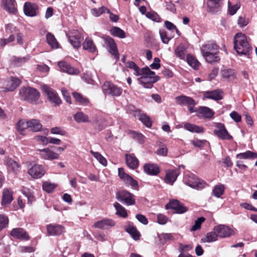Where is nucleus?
<instances>
[{
  "label": "nucleus",
  "instance_id": "f257e3e1",
  "mask_svg": "<svg viewBox=\"0 0 257 257\" xmlns=\"http://www.w3.org/2000/svg\"><path fill=\"white\" fill-rule=\"evenodd\" d=\"M219 47L214 42H208L202 45L201 52L206 61L212 63L218 62L220 59L218 56Z\"/></svg>",
  "mask_w": 257,
  "mask_h": 257
},
{
  "label": "nucleus",
  "instance_id": "f03ea898",
  "mask_svg": "<svg viewBox=\"0 0 257 257\" xmlns=\"http://www.w3.org/2000/svg\"><path fill=\"white\" fill-rule=\"evenodd\" d=\"M233 45L234 50L240 55H249L252 50L246 35L242 33H238L235 35L233 38Z\"/></svg>",
  "mask_w": 257,
  "mask_h": 257
},
{
  "label": "nucleus",
  "instance_id": "7ed1b4c3",
  "mask_svg": "<svg viewBox=\"0 0 257 257\" xmlns=\"http://www.w3.org/2000/svg\"><path fill=\"white\" fill-rule=\"evenodd\" d=\"M19 95L22 99L31 103H36L40 96L39 91L31 87H22Z\"/></svg>",
  "mask_w": 257,
  "mask_h": 257
},
{
  "label": "nucleus",
  "instance_id": "20e7f679",
  "mask_svg": "<svg viewBox=\"0 0 257 257\" xmlns=\"http://www.w3.org/2000/svg\"><path fill=\"white\" fill-rule=\"evenodd\" d=\"M116 198L127 206L134 205L136 204V197L132 193L125 190L117 191L116 193Z\"/></svg>",
  "mask_w": 257,
  "mask_h": 257
},
{
  "label": "nucleus",
  "instance_id": "39448f33",
  "mask_svg": "<svg viewBox=\"0 0 257 257\" xmlns=\"http://www.w3.org/2000/svg\"><path fill=\"white\" fill-rule=\"evenodd\" d=\"M184 181L189 186L198 190L204 188L207 186V183L205 181L199 179L194 174L185 175Z\"/></svg>",
  "mask_w": 257,
  "mask_h": 257
},
{
  "label": "nucleus",
  "instance_id": "423d86ee",
  "mask_svg": "<svg viewBox=\"0 0 257 257\" xmlns=\"http://www.w3.org/2000/svg\"><path fill=\"white\" fill-rule=\"evenodd\" d=\"M102 90L104 94L118 97L121 95L123 89L121 87L110 81H106L102 85Z\"/></svg>",
  "mask_w": 257,
  "mask_h": 257
},
{
  "label": "nucleus",
  "instance_id": "0eeeda50",
  "mask_svg": "<svg viewBox=\"0 0 257 257\" xmlns=\"http://www.w3.org/2000/svg\"><path fill=\"white\" fill-rule=\"evenodd\" d=\"M142 76L138 78L139 82L146 88H151L154 83L160 80V77L154 74H142Z\"/></svg>",
  "mask_w": 257,
  "mask_h": 257
},
{
  "label": "nucleus",
  "instance_id": "6e6552de",
  "mask_svg": "<svg viewBox=\"0 0 257 257\" xmlns=\"http://www.w3.org/2000/svg\"><path fill=\"white\" fill-rule=\"evenodd\" d=\"M214 134L222 140H232L233 137L228 132L225 125L221 122L216 123L213 131Z\"/></svg>",
  "mask_w": 257,
  "mask_h": 257
},
{
  "label": "nucleus",
  "instance_id": "1a4fd4ad",
  "mask_svg": "<svg viewBox=\"0 0 257 257\" xmlns=\"http://www.w3.org/2000/svg\"><path fill=\"white\" fill-rule=\"evenodd\" d=\"M166 209H172L174 212L178 214H182L187 212L188 210L183 204L180 203L178 200L173 199L169 201L165 205Z\"/></svg>",
  "mask_w": 257,
  "mask_h": 257
},
{
  "label": "nucleus",
  "instance_id": "9d476101",
  "mask_svg": "<svg viewBox=\"0 0 257 257\" xmlns=\"http://www.w3.org/2000/svg\"><path fill=\"white\" fill-rule=\"evenodd\" d=\"M42 91L47 96L48 99L55 105H59L61 103V100L58 96L56 92L52 88L47 85L42 86Z\"/></svg>",
  "mask_w": 257,
  "mask_h": 257
},
{
  "label": "nucleus",
  "instance_id": "9b49d317",
  "mask_svg": "<svg viewBox=\"0 0 257 257\" xmlns=\"http://www.w3.org/2000/svg\"><path fill=\"white\" fill-rule=\"evenodd\" d=\"M126 67L131 69L134 70V74L136 76H141L142 74H154L155 72L151 70V69L148 67L146 66L142 69L140 68V67L134 62L132 61H129L126 63L125 64Z\"/></svg>",
  "mask_w": 257,
  "mask_h": 257
},
{
  "label": "nucleus",
  "instance_id": "f8f14e48",
  "mask_svg": "<svg viewBox=\"0 0 257 257\" xmlns=\"http://www.w3.org/2000/svg\"><path fill=\"white\" fill-rule=\"evenodd\" d=\"M118 174L119 177L123 181L125 184L131 185L135 189L138 188V183L137 181L134 179L131 176L126 174L124 172L123 168H118Z\"/></svg>",
  "mask_w": 257,
  "mask_h": 257
},
{
  "label": "nucleus",
  "instance_id": "ddd939ff",
  "mask_svg": "<svg viewBox=\"0 0 257 257\" xmlns=\"http://www.w3.org/2000/svg\"><path fill=\"white\" fill-rule=\"evenodd\" d=\"M131 110L135 117H138L139 119L147 127L151 128L152 126L153 121L151 118L146 113H141V110L136 109L135 107Z\"/></svg>",
  "mask_w": 257,
  "mask_h": 257
},
{
  "label": "nucleus",
  "instance_id": "4468645a",
  "mask_svg": "<svg viewBox=\"0 0 257 257\" xmlns=\"http://www.w3.org/2000/svg\"><path fill=\"white\" fill-rule=\"evenodd\" d=\"M104 40L108 47V52L111 55L114 56V58L116 60H118L119 57V54L118 51L117 45L114 39L110 36H106L104 37Z\"/></svg>",
  "mask_w": 257,
  "mask_h": 257
},
{
  "label": "nucleus",
  "instance_id": "2eb2a0df",
  "mask_svg": "<svg viewBox=\"0 0 257 257\" xmlns=\"http://www.w3.org/2000/svg\"><path fill=\"white\" fill-rule=\"evenodd\" d=\"M60 70L69 75H78L80 73L79 70L72 66L69 63L65 61H61L58 63Z\"/></svg>",
  "mask_w": 257,
  "mask_h": 257
},
{
  "label": "nucleus",
  "instance_id": "dca6fc26",
  "mask_svg": "<svg viewBox=\"0 0 257 257\" xmlns=\"http://www.w3.org/2000/svg\"><path fill=\"white\" fill-rule=\"evenodd\" d=\"M10 235L15 239L24 240L30 239V236L28 233L23 228H13L10 232Z\"/></svg>",
  "mask_w": 257,
  "mask_h": 257
},
{
  "label": "nucleus",
  "instance_id": "f3484780",
  "mask_svg": "<svg viewBox=\"0 0 257 257\" xmlns=\"http://www.w3.org/2000/svg\"><path fill=\"white\" fill-rule=\"evenodd\" d=\"M214 230L220 237H228L234 234V231L231 228L224 225L216 226Z\"/></svg>",
  "mask_w": 257,
  "mask_h": 257
},
{
  "label": "nucleus",
  "instance_id": "a211bd4d",
  "mask_svg": "<svg viewBox=\"0 0 257 257\" xmlns=\"http://www.w3.org/2000/svg\"><path fill=\"white\" fill-rule=\"evenodd\" d=\"M115 225V221L109 218H104L101 220L95 222L93 227L103 230L108 229Z\"/></svg>",
  "mask_w": 257,
  "mask_h": 257
},
{
  "label": "nucleus",
  "instance_id": "6ab92c4d",
  "mask_svg": "<svg viewBox=\"0 0 257 257\" xmlns=\"http://www.w3.org/2000/svg\"><path fill=\"white\" fill-rule=\"evenodd\" d=\"M28 173L33 178L39 179L45 174V171L42 165L35 164L29 170Z\"/></svg>",
  "mask_w": 257,
  "mask_h": 257
},
{
  "label": "nucleus",
  "instance_id": "aec40b11",
  "mask_svg": "<svg viewBox=\"0 0 257 257\" xmlns=\"http://www.w3.org/2000/svg\"><path fill=\"white\" fill-rule=\"evenodd\" d=\"M223 91L219 89L212 91H206L203 92V99H210L216 101L221 100L223 98Z\"/></svg>",
  "mask_w": 257,
  "mask_h": 257
},
{
  "label": "nucleus",
  "instance_id": "412c9836",
  "mask_svg": "<svg viewBox=\"0 0 257 257\" xmlns=\"http://www.w3.org/2000/svg\"><path fill=\"white\" fill-rule=\"evenodd\" d=\"M144 172L150 176H157L160 172V168L157 164L146 163L143 166Z\"/></svg>",
  "mask_w": 257,
  "mask_h": 257
},
{
  "label": "nucleus",
  "instance_id": "4be33fe9",
  "mask_svg": "<svg viewBox=\"0 0 257 257\" xmlns=\"http://www.w3.org/2000/svg\"><path fill=\"white\" fill-rule=\"evenodd\" d=\"M179 174V170L177 169L166 170L164 181L166 183L173 185Z\"/></svg>",
  "mask_w": 257,
  "mask_h": 257
},
{
  "label": "nucleus",
  "instance_id": "5701e85b",
  "mask_svg": "<svg viewBox=\"0 0 257 257\" xmlns=\"http://www.w3.org/2000/svg\"><path fill=\"white\" fill-rule=\"evenodd\" d=\"M124 229L134 240H138L140 239L141 234L133 223L129 222L124 226Z\"/></svg>",
  "mask_w": 257,
  "mask_h": 257
},
{
  "label": "nucleus",
  "instance_id": "b1692460",
  "mask_svg": "<svg viewBox=\"0 0 257 257\" xmlns=\"http://www.w3.org/2000/svg\"><path fill=\"white\" fill-rule=\"evenodd\" d=\"M39 7L36 4L26 2L24 6V12L27 16L35 17L37 15V11Z\"/></svg>",
  "mask_w": 257,
  "mask_h": 257
},
{
  "label": "nucleus",
  "instance_id": "393cba45",
  "mask_svg": "<svg viewBox=\"0 0 257 257\" xmlns=\"http://www.w3.org/2000/svg\"><path fill=\"white\" fill-rule=\"evenodd\" d=\"M223 0H207L208 12L215 14L220 11Z\"/></svg>",
  "mask_w": 257,
  "mask_h": 257
},
{
  "label": "nucleus",
  "instance_id": "a878e982",
  "mask_svg": "<svg viewBox=\"0 0 257 257\" xmlns=\"http://www.w3.org/2000/svg\"><path fill=\"white\" fill-rule=\"evenodd\" d=\"M38 153H37V154H39L42 159L45 160H52L58 159L59 157L58 154L52 151L49 148L38 150Z\"/></svg>",
  "mask_w": 257,
  "mask_h": 257
},
{
  "label": "nucleus",
  "instance_id": "bb28decb",
  "mask_svg": "<svg viewBox=\"0 0 257 257\" xmlns=\"http://www.w3.org/2000/svg\"><path fill=\"white\" fill-rule=\"evenodd\" d=\"M47 231L49 235H60L64 231V227L60 224H49L47 226Z\"/></svg>",
  "mask_w": 257,
  "mask_h": 257
},
{
  "label": "nucleus",
  "instance_id": "cd10ccee",
  "mask_svg": "<svg viewBox=\"0 0 257 257\" xmlns=\"http://www.w3.org/2000/svg\"><path fill=\"white\" fill-rule=\"evenodd\" d=\"M4 164L7 166L9 172L17 173L19 171L20 165L10 158H6L4 160Z\"/></svg>",
  "mask_w": 257,
  "mask_h": 257
},
{
  "label": "nucleus",
  "instance_id": "c85d7f7f",
  "mask_svg": "<svg viewBox=\"0 0 257 257\" xmlns=\"http://www.w3.org/2000/svg\"><path fill=\"white\" fill-rule=\"evenodd\" d=\"M176 102L181 105H195L196 102L194 99L190 97L182 95L175 98Z\"/></svg>",
  "mask_w": 257,
  "mask_h": 257
},
{
  "label": "nucleus",
  "instance_id": "c756f323",
  "mask_svg": "<svg viewBox=\"0 0 257 257\" xmlns=\"http://www.w3.org/2000/svg\"><path fill=\"white\" fill-rule=\"evenodd\" d=\"M125 159L126 164L130 168L136 169L138 167L139 161L134 154H125Z\"/></svg>",
  "mask_w": 257,
  "mask_h": 257
},
{
  "label": "nucleus",
  "instance_id": "7c9ffc66",
  "mask_svg": "<svg viewBox=\"0 0 257 257\" xmlns=\"http://www.w3.org/2000/svg\"><path fill=\"white\" fill-rule=\"evenodd\" d=\"M198 116H201L204 118L212 119L214 115V111L211 108L206 106L199 107Z\"/></svg>",
  "mask_w": 257,
  "mask_h": 257
},
{
  "label": "nucleus",
  "instance_id": "2f4dec72",
  "mask_svg": "<svg viewBox=\"0 0 257 257\" xmlns=\"http://www.w3.org/2000/svg\"><path fill=\"white\" fill-rule=\"evenodd\" d=\"M3 4L5 10L12 14H15L17 12L16 0H3Z\"/></svg>",
  "mask_w": 257,
  "mask_h": 257
},
{
  "label": "nucleus",
  "instance_id": "473e14b6",
  "mask_svg": "<svg viewBox=\"0 0 257 257\" xmlns=\"http://www.w3.org/2000/svg\"><path fill=\"white\" fill-rule=\"evenodd\" d=\"M222 77L228 81H232L236 78V73L234 69L225 68L221 70Z\"/></svg>",
  "mask_w": 257,
  "mask_h": 257
},
{
  "label": "nucleus",
  "instance_id": "72a5a7b5",
  "mask_svg": "<svg viewBox=\"0 0 257 257\" xmlns=\"http://www.w3.org/2000/svg\"><path fill=\"white\" fill-rule=\"evenodd\" d=\"M21 83L20 79L12 77L10 81L8 82L7 86L4 88L3 91L5 92L13 91Z\"/></svg>",
  "mask_w": 257,
  "mask_h": 257
},
{
  "label": "nucleus",
  "instance_id": "f704fd0d",
  "mask_svg": "<svg viewBox=\"0 0 257 257\" xmlns=\"http://www.w3.org/2000/svg\"><path fill=\"white\" fill-rule=\"evenodd\" d=\"M13 200V192L8 189H4L3 192L2 205L10 204Z\"/></svg>",
  "mask_w": 257,
  "mask_h": 257
},
{
  "label": "nucleus",
  "instance_id": "c9c22d12",
  "mask_svg": "<svg viewBox=\"0 0 257 257\" xmlns=\"http://www.w3.org/2000/svg\"><path fill=\"white\" fill-rule=\"evenodd\" d=\"M184 128L186 130L191 133H196L198 134L203 133L204 131V129L202 126H198L189 122L185 123Z\"/></svg>",
  "mask_w": 257,
  "mask_h": 257
},
{
  "label": "nucleus",
  "instance_id": "e433bc0d",
  "mask_svg": "<svg viewBox=\"0 0 257 257\" xmlns=\"http://www.w3.org/2000/svg\"><path fill=\"white\" fill-rule=\"evenodd\" d=\"M70 43L75 48H78L80 47L82 41L81 35L77 33L75 35H70L68 37Z\"/></svg>",
  "mask_w": 257,
  "mask_h": 257
},
{
  "label": "nucleus",
  "instance_id": "4c0bfd02",
  "mask_svg": "<svg viewBox=\"0 0 257 257\" xmlns=\"http://www.w3.org/2000/svg\"><path fill=\"white\" fill-rule=\"evenodd\" d=\"M29 129L34 132H39L41 130L42 125L38 119H32L28 120Z\"/></svg>",
  "mask_w": 257,
  "mask_h": 257
},
{
  "label": "nucleus",
  "instance_id": "58836bf2",
  "mask_svg": "<svg viewBox=\"0 0 257 257\" xmlns=\"http://www.w3.org/2000/svg\"><path fill=\"white\" fill-rule=\"evenodd\" d=\"M72 96L74 98L75 101L80 104L83 105H88L90 103L89 99L84 97L81 94L74 92L72 93Z\"/></svg>",
  "mask_w": 257,
  "mask_h": 257
},
{
  "label": "nucleus",
  "instance_id": "ea45409f",
  "mask_svg": "<svg viewBox=\"0 0 257 257\" xmlns=\"http://www.w3.org/2000/svg\"><path fill=\"white\" fill-rule=\"evenodd\" d=\"M83 48L88 51L89 52L93 53L96 50V47L92 39L87 38L83 43Z\"/></svg>",
  "mask_w": 257,
  "mask_h": 257
},
{
  "label": "nucleus",
  "instance_id": "a19ab883",
  "mask_svg": "<svg viewBox=\"0 0 257 257\" xmlns=\"http://www.w3.org/2000/svg\"><path fill=\"white\" fill-rule=\"evenodd\" d=\"M30 57L28 55L25 57H16L13 58L12 63L17 67H20L25 64L30 60Z\"/></svg>",
  "mask_w": 257,
  "mask_h": 257
},
{
  "label": "nucleus",
  "instance_id": "79ce46f5",
  "mask_svg": "<svg viewBox=\"0 0 257 257\" xmlns=\"http://www.w3.org/2000/svg\"><path fill=\"white\" fill-rule=\"evenodd\" d=\"M113 206L116 211V214L117 215L124 218L127 217L128 214L126 209L119 203L115 202Z\"/></svg>",
  "mask_w": 257,
  "mask_h": 257
},
{
  "label": "nucleus",
  "instance_id": "37998d69",
  "mask_svg": "<svg viewBox=\"0 0 257 257\" xmlns=\"http://www.w3.org/2000/svg\"><path fill=\"white\" fill-rule=\"evenodd\" d=\"M110 34L121 39L126 37L125 33L122 29L117 27H113L110 30Z\"/></svg>",
  "mask_w": 257,
  "mask_h": 257
},
{
  "label": "nucleus",
  "instance_id": "c03bdc74",
  "mask_svg": "<svg viewBox=\"0 0 257 257\" xmlns=\"http://www.w3.org/2000/svg\"><path fill=\"white\" fill-rule=\"evenodd\" d=\"M46 40L47 43L52 48L57 49L59 47V43L52 33H48L46 34Z\"/></svg>",
  "mask_w": 257,
  "mask_h": 257
},
{
  "label": "nucleus",
  "instance_id": "a18cd8bd",
  "mask_svg": "<svg viewBox=\"0 0 257 257\" xmlns=\"http://www.w3.org/2000/svg\"><path fill=\"white\" fill-rule=\"evenodd\" d=\"M236 157V158L240 159H255L257 158V154L250 151H247L237 154Z\"/></svg>",
  "mask_w": 257,
  "mask_h": 257
},
{
  "label": "nucleus",
  "instance_id": "49530a36",
  "mask_svg": "<svg viewBox=\"0 0 257 257\" xmlns=\"http://www.w3.org/2000/svg\"><path fill=\"white\" fill-rule=\"evenodd\" d=\"M218 235L216 231L213 229V231H211L207 233L206 237L201 239L202 242H210L215 241L217 239Z\"/></svg>",
  "mask_w": 257,
  "mask_h": 257
},
{
  "label": "nucleus",
  "instance_id": "de8ad7c7",
  "mask_svg": "<svg viewBox=\"0 0 257 257\" xmlns=\"http://www.w3.org/2000/svg\"><path fill=\"white\" fill-rule=\"evenodd\" d=\"M75 121L78 123L90 122L88 116L82 112H78L74 115Z\"/></svg>",
  "mask_w": 257,
  "mask_h": 257
},
{
  "label": "nucleus",
  "instance_id": "09e8293b",
  "mask_svg": "<svg viewBox=\"0 0 257 257\" xmlns=\"http://www.w3.org/2000/svg\"><path fill=\"white\" fill-rule=\"evenodd\" d=\"M187 62L188 64L194 69H198L200 63L195 57L190 54H188L187 56Z\"/></svg>",
  "mask_w": 257,
  "mask_h": 257
},
{
  "label": "nucleus",
  "instance_id": "8fccbe9b",
  "mask_svg": "<svg viewBox=\"0 0 257 257\" xmlns=\"http://www.w3.org/2000/svg\"><path fill=\"white\" fill-rule=\"evenodd\" d=\"M186 49L183 45H179L175 50L176 56L181 59H184L186 56Z\"/></svg>",
  "mask_w": 257,
  "mask_h": 257
},
{
  "label": "nucleus",
  "instance_id": "3c124183",
  "mask_svg": "<svg viewBox=\"0 0 257 257\" xmlns=\"http://www.w3.org/2000/svg\"><path fill=\"white\" fill-rule=\"evenodd\" d=\"M9 219L5 214H0V232L8 226Z\"/></svg>",
  "mask_w": 257,
  "mask_h": 257
},
{
  "label": "nucleus",
  "instance_id": "603ef678",
  "mask_svg": "<svg viewBox=\"0 0 257 257\" xmlns=\"http://www.w3.org/2000/svg\"><path fill=\"white\" fill-rule=\"evenodd\" d=\"M29 128L28 121L25 122L23 120H19L17 123V129L21 135H24V132L26 129Z\"/></svg>",
  "mask_w": 257,
  "mask_h": 257
},
{
  "label": "nucleus",
  "instance_id": "864d4df0",
  "mask_svg": "<svg viewBox=\"0 0 257 257\" xmlns=\"http://www.w3.org/2000/svg\"><path fill=\"white\" fill-rule=\"evenodd\" d=\"M90 153L102 165L106 166L107 165V161L99 153L95 152L92 150L90 151Z\"/></svg>",
  "mask_w": 257,
  "mask_h": 257
},
{
  "label": "nucleus",
  "instance_id": "5fc2aeb1",
  "mask_svg": "<svg viewBox=\"0 0 257 257\" xmlns=\"http://www.w3.org/2000/svg\"><path fill=\"white\" fill-rule=\"evenodd\" d=\"M224 190L225 187L223 185H216L213 190V194L219 198L224 193Z\"/></svg>",
  "mask_w": 257,
  "mask_h": 257
},
{
  "label": "nucleus",
  "instance_id": "6e6d98bb",
  "mask_svg": "<svg viewBox=\"0 0 257 257\" xmlns=\"http://www.w3.org/2000/svg\"><path fill=\"white\" fill-rule=\"evenodd\" d=\"M91 11L92 14L96 17H98L100 16L101 14L104 13L105 12H106L107 13H110V10L104 6H102L98 9H92Z\"/></svg>",
  "mask_w": 257,
  "mask_h": 257
},
{
  "label": "nucleus",
  "instance_id": "4d7b16f0",
  "mask_svg": "<svg viewBox=\"0 0 257 257\" xmlns=\"http://www.w3.org/2000/svg\"><path fill=\"white\" fill-rule=\"evenodd\" d=\"M160 35L162 41L164 44H168L174 36H169L165 30H160Z\"/></svg>",
  "mask_w": 257,
  "mask_h": 257
},
{
  "label": "nucleus",
  "instance_id": "13d9d810",
  "mask_svg": "<svg viewBox=\"0 0 257 257\" xmlns=\"http://www.w3.org/2000/svg\"><path fill=\"white\" fill-rule=\"evenodd\" d=\"M205 221V218L204 217H199L195 221L194 224L192 226L191 230L196 231L199 229L202 223Z\"/></svg>",
  "mask_w": 257,
  "mask_h": 257
},
{
  "label": "nucleus",
  "instance_id": "bf43d9fd",
  "mask_svg": "<svg viewBox=\"0 0 257 257\" xmlns=\"http://www.w3.org/2000/svg\"><path fill=\"white\" fill-rule=\"evenodd\" d=\"M42 187L43 190L46 192L50 193L55 189L56 186L54 184H52L48 182H45L43 183Z\"/></svg>",
  "mask_w": 257,
  "mask_h": 257
},
{
  "label": "nucleus",
  "instance_id": "052dcab7",
  "mask_svg": "<svg viewBox=\"0 0 257 257\" xmlns=\"http://www.w3.org/2000/svg\"><path fill=\"white\" fill-rule=\"evenodd\" d=\"M146 17L155 22H160V18L157 13L154 11L148 12L146 14Z\"/></svg>",
  "mask_w": 257,
  "mask_h": 257
},
{
  "label": "nucleus",
  "instance_id": "680f3d73",
  "mask_svg": "<svg viewBox=\"0 0 257 257\" xmlns=\"http://www.w3.org/2000/svg\"><path fill=\"white\" fill-rule=\"evenodd\" d=\"M168 217L162 213H159L157 215V222L161 225L165 224L168 221Z\"/></svg>",
  "mask_w": 257,
  "mask_h": 257
},
{
  "label": "nucleus",
  "instance_id": "e2e57ef3",
  "mask_svg": "<svg viewBox=\"0 0 257 257\" xmlns=\"http://www.w3.org/2000/svg\"><path fill=\"white\" fill-rule=\"evenodd\" d=\"M22 192L27 197L28 203L32 204L35 200L34 196L29 192V190L26 188H23Z\"/></svg>",
  "mask_w": 257,
  "mask_h": 257
},
{
  "label": "nucleus",
  "instance_id": "0e129e2a",
  "mask_svg": "<svg viewBox=\"0 0 257 257\" xmlns=\"http://www.w3.org/2000/svg\"><path fill=\"white\" fill-rule=\"evenodd\" d=\"M15 39L14 35H11L8 39H0V47H4L5 45L10 42H12Z\"/></svg>",
  "mask_w": 257,
  "mask_h": 257
},
{
  "label": "nucleus",
  "instance_id": "69168bd1",
  "mask_svg": "<svg viewBox=\"0 0 257 257\" xmlns=\"http://www.w3.org/2000/svg\"><path fill=\"white\" fill-rule=\"evenodd\" d=\"M50 132L52 134L60 135L61 136H65L66 135V131L60 127H53L51 129Z\"/></svg>",
  "mask_w": 257,
  "mask_h": 257
},
{
  "label": "nucleus",
  "instance_id": "338daca9",
  "mask_svg": "<svg viewBox=\"0 0 257 257\" xmlns=\"http://www.w3.org/2000/svg\"><path fill=\"white\" fill-rule=\"evenodd\" d=\"M156 154L159 156H166L168 154V149L165 145H163L157 150Z\"/></svg>",
  "mask_w": 257,
  "mask_h": 257
},
{
  "label": "nucleus",
  "instance_id": "774afa93",
  "mask_svg": "<svg viewBox=\"0 0 257 257\" xmlns=\"http://www.w3.org/2000/svg\"><path fill=\"white\" fill-rule=\"evenodd\" d=\"M206 142V140H195L191 141V144L196 147L202 148L204 146Z\"/></svg>",
  "mask_w": 257,
  "mask_h": 257
}]
</instances>
